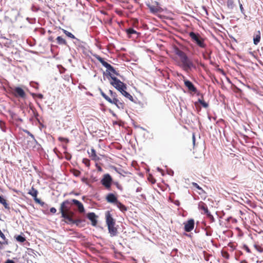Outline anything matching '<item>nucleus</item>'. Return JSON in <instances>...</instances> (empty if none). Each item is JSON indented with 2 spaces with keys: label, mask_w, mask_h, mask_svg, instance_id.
Instances as JSON below:
<instances>
[{
  "label": "nucleus",
  "mask_w": 263,
  "mask_h": 263,
  "mask_svg": "<svg viewBox=\"0 0 263 263\" xmlns=\"http://www.w3.org/2000/svg\"><path fill=\"white\" fill-rule=\"evenodd\" d=\"M175 53L179 58L180 63L178 65L183 70L189 72L192 68H196L195 65L188 58L185 52L180 50L178 48L175 49Z\"/></svg>",
  "instance_id": "1"
},
{
  "label": "nucleus",
  "mask_w": 263,
  "mask_h": 263,
  "mask_svg": "<svg viewBox=\"0 0 263 263\" xmlns=\"http://www.w3.org/2000/svg\"><path fill=\"white\" fill-rule=\"evenodd\" d=\"M71 203L68 200L63 201L60 207V212L61 214V217L63 218L64 221L65 220H69L70 221L69 216L67 214V213L71 210Z\"/></svg>",
  "instance_id": "2"
},
{
  "label": "nucleus",
  "mask_w": 263,
  "mask_h": 263,
  "mask_svg": "<svg viewBox=\"0 0 263 263\" xmlns=\"http://www.w3.org/2000/svg\"><path fill=\"white\" fill-rule=\"evenodd\" d=\"M189 36L192 41L196 43L199 47L202 48H205L206 47V45L204 42L205 40L199 34L191 32L189 33Z\"/></svg>",
  "instance_id": "3"
},
{
  "label": "nucleus",
  "mask_w": 263,
  "mask_h": 263,
  "mask_svg": "<svg viewBox=\"0 0 263 263\" xmlns=\"http://www.w3.org/2000/svg\"><path fill=\"white\" fill-rule=\"evenodd\" d=\"M101 95L107 101L116 105L118 108L123 109L124 108L125 105L122 101L119 100L118 98L111 99L102 90H101Z\"/></svg>",
  "instance_id": "4"
},
{
  "label": "nucleus",
  "mask_w": 263,
  "mask_h": 263,
  "mask_svg": "<svg viewBox=\"0 0 263 263\" xmlns=\"http://www.w3.org/2000/svg\"><path fill=\"white\" fill-rule=\"evenodd\" d=\"M95 57L96 59L99 61L103 66L107 68V71L109 72V75L110 76V77H112L111 73L115 74L116 76L119 75V73L116 71L115 68L110 64L105 62L102 58L99 55H96Z\"/></svg>",
  "instance_id": "5"
},
{
  "label": "nucleus",
  "mask_w": 263,
  "mask_h": 263,
  "mask_svg": "<svg viewBox=\"0 0 263 263\" xmlns=\"http://www.w3.org/2000/svg\"><path fill=\"white\" fill-rule=\"evenodd\" d=\"M111 79L110 84L119 91L121 92V91H123V89H127L126 85L116 77H111Z\"/></svg>",
  "instance_id": "6"
},
{
  "label": "nucleus",
  "mask_w": 263,
  "mask_h": 263,
  "mask_svg": "<svg viewBox=\"0 0 263 263\" xmlns=\"http://www.w3.org/2000/svg\"><path fill=\"white\" fill-rule=\"evenodd\" d=\"M112 182V179L108 174L104 175L101 180V184L108 190H110Z\"/></svg>",
  "instance_id": "7"
},
{
  "label": "nucleus",
  "mask_w": 263,
  "mask_h": 263,
  "mask_svg": "<svg viewBox=\"0 0 263 263\" xmlns=\"http://www.w3.org/2000/svg\"><path fill=\"white\" fill-rule=\"evenodd\" d=\"M184 85L187 88L188 91L190 93L197 92V89L196 87L193 85V84L189 80L186 79L184 77H183Z\"/></svg>",
  "instance_id": "8"
},
{
  "label": "nucleus",
  "mask_w": 263,
  "mask_h": 263,
  "mask_svg": "<svg viewBox=\"0 0 263 263\" xmlns=\"http://www.w3.org/2000/svg\"><path fill=\"white\" fill-rule=\"evenodd\" d=\"M28 193L33 197L34 200L36 203L40 204L42 206H43L44 204V202L41 201L40 199L37 198V195L38 194V191L33 186L29 191Z\"/></svg>",
  "instance_id": "9"
},
{
  "label": "nucleus",
  "mask_w": 263,
  "mask_h": 263,
  "mask_svg": "<svg viewBox=\"0 0 263 263\" xmlns=\"http://www.w3.org/2000/svg\"><path fill=\"white\" fill-rule=\"evenodd\" d=\"M199 209L200 210L203 211V214H205L210 219H211L213 221L214 220V217L213 215L209 211L208 206L205 203L203 202H200L199 203Z\"/></svg>",
  "instance_id": "10"
},
{
  "label": "nucleus",
  "mask_w": 263,
  "mask_h": 263,
  "mask_svg": "<svg viewBox=\"0 0 263 263\" xmlns=\"http://www.w3.org/2000/svg\"><path fill=\"white\" fill-rule=\"evenodd\" d=\"M155 5L147 4V6L149 8L150 12L153 14L161 12L163 9L159 6V3L157 2H155Z\"/></svg>",
  "instance_id": "11"
},
{
  "label": "nucleus",
  "mask_w": 263,
  "mask_h": 263,
  "mask_svg": "<svg viewBox=\"0 0 263 263\" xmlns=\"http://www.w3.org/2000/svg\"><path fill=\"white\" fill-rule=\"evenodd\" d=\"M184 231L186 232H190L192 231L194 228V220L193 219H190L186 222H184Z\"/></svg>",
  "instance_id": "12"
},
{
  "label": "nucleus",
  "mask_w": 263,
  "mask_h": 263,
  "mask_svg": "<svg viewBox=\"0 0 263 263\" xmlns=\"http://www.w3.org/2000/svg\"><path fill=\"white\" fill-rule=\"evenodd\" d=\"M105 221L107 226L116 225V220L113 218L109 211H107L105 213Z\"/></svg>",
  "instance_id": "13"
},
{
  "label": "nucleus",
  "mask_w": 263,
  "mask_h": 263,
  "mask_svg": "<svg viewBox=\"0 0 263 263\" xmlns=\"http://www.w3.org/2000/svg\"><path fill=\"white\" fill-rule=\"evenodd\" d=\"M13 94L16 97H21L24 98L26 96L24 90L21 87H15L13 90Z\"/></svg>",
  "instance_id": "14"
},
{
  "label": "nucleus",
  "mask_w": 263,
  "mask_h": 263,
  "mask_svg": "<svg viewBox=\"0 0 263 263\" xmlns=\"http://www.w3.org/2000/svg\"><path fill=\"white\" fill-rule=\"evenodd\" d=\"M108 232L111 237H114L117 235L118 232L115 225H110L107 226Z\"/></svg>",
  "instance_id": "15"
},
{
  "label": "nucleus",
  "mask_w": 263,
  "mask_h": 263,
  "mask_svg": "<svg viewBox=\"0 0 263 263\" xmlns=\"http://www.w3.org/2000/svg\"><path fill=\"white\" fill-rule=\"evenodd\" d=\"M71 202L74 204L76 205H77L78 208V211L81 213H83L85 212V209L83 206V204L80 202L79 200L73 199L71 200Z\"/></svg>",
  "instance_id": "16"
},
{
  "label": "nucleus",
  "mask_w": 263,
  "mask_h": 263,
  "mask_svg": "<svg viewBox=\"0 0 263 263\" xmlns=\"http://www.w3.org/2000/svg\"><path fill=\"white\" fill-rule=\"evenodd\" d=\"M106 201L109 203L115 204L118 201L117 197L112 193H109L106 197Z\"/></svg>",
  "instance_id": "17"
},
{
  "label": "nucleus",
  "mask_w": 263,
  "mask_h": 263,
  "mask_svg": "<svg viewBox=\"0 0 263 263\" xmlns=\"http://www.w3.org/2000/svg\"><path fill=\"white\" fill-rule=\"evenodd\" d=\"M87 217L91 221V224L93 226H96L97 224V220L96 219L97 216L93 213H89L87 215Z\"/></svg>",
  "instance_id": "18"
},
{
  "label": "nucleus",
  "mask_w": 263,
  "mask_h": 263,
  "mask_svg": "<svg viewBox=\"0 0 263 263\" xmlns=\"http://www.w3.org/2000/svg\"><path fill=\"white\" fill-rule=\"evenodd\" d=\"M88 153L89 155V157L92 160L95 161H98L100 160V159L99 157L97 155L96 151L93 148H91L90 149V152H88Z\"/></svg>",
  "instance_id": "19"
},
{
  "label": "nucleus",
  "mask_w": 263,
  "mask_h": 263,
  "mask_svg": "<svg viewBox=\"0 0 263 263\" xmlns=\"http://www.w3.org/2000/svg\"><path fill=\"white\" fill-rule=\"evenodd\" d=\"M57 43L60 45L67 46V43L65 39L61 36H59L56 39Z\"/></svg>",
  "instance_id": "20"
},
{
  "label": "nucleus",
  "mask_w": 263,
  "mask_h": 263,
  "mask_svg": "<svg viewBox=\"0 0 263 263\" xmlns=\"http://www.w3.org/2000/svg\"><path fill=\"white\" fill-rule=\"evenodd\" d=\"M115 205L120 209V210L122 212H125L127 210V207L121 203L120 201H118Z\"/></svg>",
  "instance_id": "21"
},
{
  "label": "nucleus",
  "mask_w": 263,
  "mask_h": 263,
  "mask_svg": "<svg viewBox=\"0 0 263 263\" xmlns=\"http://www.w3.org/2000/svg\"><path fill=\"white\" fill-rule=\"evenodd\" d=\"M120 92L121 93V94L122 95H123L126 98L128 99L129 100H130L132 101H134L133 96L130 93L127 92L126 91V89H123V91H121Z\"/></svg>",
  "instance_id": "22"
},
{
  "label": "nucleus",
  "mask_w": 263,
  "mask_h": 263,
  "mask_svg": "<svg viewBox=\"0 0 263 263\" xmlns=\"http://www.w3.org/2000/svg\"><path fill=\"white\" fill-rule=\"evenodd\" d=\"M70 218L71 219L70 221L69 220H64V222L67 224H76L77 225H78L81 222V220L80 219L74 220L73 218H71L70 217Z\"/></svg>",
  "instance_id": "23"
},
{
  "label": "nucleus",
  "mask_w": 263,
  "mask_h": 263,
  "mask_svg": "<svg viewBox=\"0 0 263 263\" xmlns=\"http://www.w3.org/2000/svg\"><path fill=\"white\" fill-rule=\"evenodd\" d=\"M0 203L2 204L5 209H6L8 210L10 209V206H9L8 203L7 202L6 200L5 199L1 196H0Z\"/></svg>",
  "instance_id": "24"
},
{
  "label": "nucleus",
  "mask_w": 263,
  "mask_h": 263,
  "mask_svg": "<svg viewBox=\"0 0 263 263\" xmlns=\"http://www.w3.org/2000/svg\"><path fill=\"white\" fill-rule=\"evenodd\" d=\"M198 102H199L201 105H202V106L204 108H207L209 106L208 103L204 101L203 97L202 96L201 97V98L198 99Z\"/></svg>",
  "instance_id": "25"
},
{
  "label": "nucleus",
  "mask_w": 263,
  "mask_h": 263,
  "mask_svg": "<svg viewBox=\"0 0 263 263\" xmlns=\"http://www.w3.org/2000/svg\"><path fill=\"white\" fill-rule=\"evenodd\" d=\"M260 32H258V34L254 37L253 42L255 45H257L258 43L260 42Z\"/></svg>",
  "instance_id": "26"
},
{
  "label": "nucleus",
  "mask_w": 263,
  "mask_h": 263,
  "mask_svg": "<svg viewBox=\"0 0 263 263\" xmlns=\"http://www.w3.org/2000/svg\"><path fill=\"white\" fill-rule=\"evenodd\" d=\"M62 31H63V33L68 37L71 38V39L76 38L74 35L73 34H72L71 32H70L64 29H62Z\"/></svg>",
  "instance_id": "27"
},
{
  "label": "nucleus",
  "mask_w": 263,
  "mask_h": 263,
  "mask_svg": "<svg viewBox=\"0 0 263 263\" xmlns=\"http://www.w3.org/2000/svg\"><path fill=\"white\" fill-rule=\"evenodd\" d=\"M15 238L18 242H24V241H26L25 237L22 235L16 236H15Z\"/></svg>",
  "instance_id": "28"
},
{
  "label": "nucleus",
  "mask_w": 263,
  "mask_h": 263,
  "mask_svg": "<svg viewBox=\"0 0 263 263\" xmlns=\"http://www.w3.org/2000/svg\"><path fill=\"white\" fill-rule=\"evenodd\" d=\"M254 247L259 253L263 252V248L261 246L259 245L258 243H255L254 245Z\"/></svg>",
  "instance_id": "29"
},
{
  "label": "nucleus",
  "mask_w": 263,
  "mask_h": 263,
  "mask_svg": "<svg viewBox=\"0 0 263 263\" xmlns=\"http://www.w3.org/2000/svg\"><path fill=\"white\" fill-rule=\"evenodd\" d=\"M211 257V255L208 253L204 252V258L208 262V263H212V261L210 260V258Z\"/></svg>",
  "instance_id": "30"
},
{
  "label": "nucleus",
  "mask_w": 263,
  "mask_h": 263,
  "mask_svg": "<svg viewBox=\"0 0 263 263\" xmlns=\"http://www.w3.org/2000/svg\"><path fill=\"white\" fill-rule=\"evenodd\" d=\"M0 237L2 238V239L4 241L3 242V243L4 245H8V240L6 239L5 235L2 233L1 230H0Z\"/></svg>",
  "instance_id": "31"
},
{
  "label": "nucleus",
  "mask_w": 263,
  "mask_h": 263,
  "mask_svg": "<svg viewBox=\"0 0 263 263\" xmlns=\"http://www.w3.org/2000/svg\"><path fill=\"white\" fill-rule=\"evenodd\" d=\"M126 32L127 34H137V32L133 28H129L126 30Z\"/></svg>",
  "instance_id": "32"
},
{
  "label": "nucleus",
  "mask_w": 263,
  "mask_h": 263,
  "mask_svg": "<svg viewBox=\"0 0 263 263\" xmlns=\"http://www.w3.org/2000/svg\"><path fill=\"white\" fill-rule=\"evenodd\" d=\"M221 255L223 257L227 259H229L230 255L228 252L222 250L221 252Z\"/></svg>",
  "instance_id": "33"
},
{
  "label": "nucleus",
  "mask_w": 263,
  "mask_h": 263,
  "mask_svg": "<svg viewBox=\"0 0 263 263\" xmlns=\"http://www.w3.org/2000/svg\"><path fill=\"white\" fill-rule=\"evenodd\" d=\"M0 127L3 132H6L5 123L2 121H0Z\"/></svg>",
  "instance_id": "34"
},
{
  "label": "nucleus",
  "mask_w": 263,
  "mask_h": 263,
  "mask_svg": "<svg viewBox=\"0 0 263 263\" xmlns=\"http://www.w3.org/2000/svg\"><path fill=\"white\" fill-rule=\"evenodd\" d=\"M83 163L85 164V165L87 167L90 166V161L87 158H84L83 159Z\"/></svg>",
  "instance_id": "35"
},
{
  "label": "nucleus",
  "mask_w": 263,
  "mask_h": 263,
  "mask_svg": "<svg viewBox=\"0 0 263 263\" xmlns=\"http://www.w3.org/2000/svg\"><path fill=\"white\" fill-rule=\"evenodd\" d=\"M72 173L73 175L76 177H78L81 175V172L77 170H73Z\"/></svg>",
  "instance_id": "36"
},
{
  "label": "nucleus",
  "mask_w": 263,
  "mask_h": 263,
  "mask_svg": "<svg viewBox=\"0 0 263 263\" xmlns=\"http://www.w3.org/2000/svg\"><path fill=\"white\" fill-rule=\"evenodd\" d=\"M58 140L61 142L64 141L66 143H68L69 142V140L68 139L63 138V137H59Z\"/></svg>",
  "instance_id": "37"
},
{
  "label": "nucleus",
  "mask_w": 263,
  "mask_h": 263,
  "mask_svg": "<svg viewBox=\"0 0 263 263\" xmlns=\"http://www.w3.org/2000/svg\"><path fill=\"white\" fill-rule=\"evenodd\" d=\"M243 248L249 253H251V251L250 250V249L249 248V247L246 245H244L243 246Z\"/></svg>",
  "instance_id": "38"
},
{
  "label": "nucleus",
  "mask_w": 263,
  "mask_h": 263,
  "mask_svg": "<svg viewBox=\"0 0 263 263\" xmlns=\"http://www.w3.org/2000/svg\"><path fill=\"white\" fill-rule=\"evenodd\" d=\"M67 214L69 216V217H70L71 218H73V216L74 215V213L69 210L68 213H67Z\"/></svg>",
  "instance_id": "39"
},
{
  "label": "nucleus",
  "mask_w": 263,
  "mask_h": 263,
  "mask_svg": "<svg viewBox=\"0 0 263 263\" xmlns=\"http://www.w3.org/2000/svg\"><path fill=\"white\" fill-rule=\"evenodd\" d=\"M50 212L52 214H55L57 212V209L55 208L52 207L50 208Z\"/></svg>",
  "instance_id": "40"
},
{
  "label": "nucleus",
  "mask_w": 263,
  "mask_h": 263,
  "mask_svg": "<svg viewBox=\"0 0 263 263\" xmlns=\"http://www.w3.org/2000/svg\"><path fill=\"white\" fill-rule=\"evenodd\" d=\"M111 97L112 98L111 99H117V94L115 92H114L112 94V95H111Z\"/></svg>",
  "instance_id": "41"
},
{
  "label": "nucleus",
  "mask_w": 263,
  "mask_h": 263,
  "mask_svg": "<svg viewBox=\"0 0 263 263\" xmlns=\"http://www.w3.org/2000/svg\"><path fill=\"white\" fill-rule=\"evenodd\" d=\"M81 180L83 182H84L86 184H88V179L87 178H85V177H83L81 179Z\"/></svg>",
  "instance_id": "42"
},
{
  "label": "nucleus",
  "mask_w": 263,
  "mask_h": 263,
  "mask_svg": "<svg viewBox=\"0 0 263 263\" xmlns=\"http://www.w3.org/2000/svg\"><path fill=\"white\" fill-rule=\"evenodd\" d=\"M193 185L194 186H195L196 187H197V189H201V188L197 184V183H193Z\"/></svg>",
  "instance_id": "43"
},
{
  "label": "nucleus",
  "mask_w": 263,
  "mask_h": 263,
  "mask_svg": "<svg viewBox=\"0 0 263 263\" xmlns=\"http://www.w3.org/2000/svg\"><path fill=\"white\" fill-rule=\"evenodd\" d=\"M5 263H15V262L11 259H8Z\"/></svg>",
  "instance_id": "44"
},
{
  "label": "nucleus",
  "mask_w": 263,
  "mask_h": 263,
  "mask_svg": "<svg viewBox=\"0 0 263 263\" xmlns=\"http://www.w3.org/2000/svg\"><path fill=\"white\" fill-rule=\"evenodd\" d=\"M237 162H238V160L237 159H236L233 160L232 161V163L236 164Z\"/></svg>",
  "instance_id": "45"
},
{
  "label": "nucleus",
  "mask_w": 263,
  "mask_h": 263,
  "mask_svg": "<svg viewBox=\"0 0 263 263\" xmlns=\"http://www.w3.org/2000/svg\"><path fill=\"white\" fill-rule=\"evenodd\" d=\"M48 40L49 41H50V42H53V37L52 36H50L48 38Z\"/></svg>",
  "instance_id": "46"
},
{
  "label": "nucleus",
  "mask_w": 263,
  "mask_h": 263,
  "mask_svg": "<svg viewBox=\"0 0 263 263\" xmlns=\"http://www.w3.org/2000/svg\"><path fill=\"white\" fill-rule=\"evenodd\" d=\"M33 112H34V116H35V117H36L37 116H38V115H38V113H37L36 111H35L34 110H33Z\"/></svg>",
  "instance_id": "47"
},
{
  "label": "nucleus",
  "mask_w": 263,
  "mask_h": 263,
  "mask_svg": "<svg viewBox=\"0 0 263 263\" xmlns=\"http://www.w3.org/2000/svg\"><path fill=\"white\" fill-rule=\"evenodd\" d=\"M113 92H113L111 90H109V94H110V96H111V95H112V94L113 93Z\"/></svg>",
  "instance_id": "48"
},
{
  "label": "nucleus",
  "mask_w": 263,
  "mask_h": 263,
  "mask_svg": "<svg viewBox=\"0 0 263 263\" xmlns=\"http://www.w3.org/2000/svg\"><path fill=\"white\" fill-rule=\"evenodd\" d=\"M141 190H142V189L141 187H138L137 189V192H140L141 191Z\"/></svg>",
  "instance_id": "49"
},
{
  "label": "nucleus",
  "mask_w": 263,
  "mask_h": 263,
  "mask_svg": "<svg viewBox=\"0 0 263 263\" xmlns=\"http://www.w3.org/2000/svg\"><path fill=\"white\" fill-rule=\"evenodd\" d=\"M240 263H248L246 260H243L240 262Z\"/></svg>",
  "instance_id": "50"
},
{
  "label": "nucleus",
  "mask_w": 263,
  "mask_h": 263,
  "mask_svg": "<svg viewBox=\"0 0 263 263\" xmlns=\"http://www.w3.org/2000/svg\"><path fill=\"white\" fill-rule=\"evenodd\" d=\"M97 1L99 3H101L105 1V0H97Z\"/></svg>",
  "instance_id": "51"
},
{
  "label": "nucleus",
  "mask_w": 263,
  "mask_h": 263,
  "mask_svg": "<svg viewBox=\"0 0 263 263\" xmlns=\"http://www.w3.org/2000/svg\"><path fill=\"white\" fill-rule=\"evenodd\" d=\"M98 169L99 171H101L102 170V168H101V167L100 166H99L98 167Z\"/></svg>",
  "instance_id": "52"
},
{
  "label": "nucleus",
  "mask_w": 263,
  "mask_h": 263,
  "mask_svg": "<svg viewBox=\"0 0 263 263\" xmlns=\"http://www.w3.org/2000/svg\"><path fill=\"white\" fill-rule=\"evenodd\" d=\"M16 120H18V121H20V122H22L23 121L22 119H21V118H18V119H17Z\"/></svg>",
  "instance_id": "53"
},
{
  "label": "nucleus",
  "mask_w": 263,
  "mask_h": 263,
  "mask_svg": "<svg viewBox=\"0 0 263 263\" xmlns=\"http://www.w3.org/2000/svg\"><path fill=\"white\" fill-rule=\"evenodd\" d=\"M193 142H195V136L194 135L193 136Z\"/></svg>",
  "instance_id": "54"
},
{
  "label": "nucleus",
  "mask_w": 263,
  "mask_h": 263,
  "mask_svg": "<svg viewBox=\"0 0 263 263\" xmlns=\"http://www.w3.org/2000/svg\"><path fill=\"white\" fill-rule=\"evenodd\" d=\"M240 9H241V10L243 9V7H242V5H240Z\"/></svg>",
  "instance_id": "55"
},
{
  "label": "nucleus",
  "mask_w": 263,
  "mask_h": 263,
  "mask_svg": "<svg viewBox=\"0 0 263 263\" xmlns=\"http://www.w3.org/2000/svg\"><path fill=\"white\" fill-rule=\"evenodd\" d=\"M208 58H210V54L208 55Z\"/></svg>",
  "instance_id": "56"
}]
</instances>
